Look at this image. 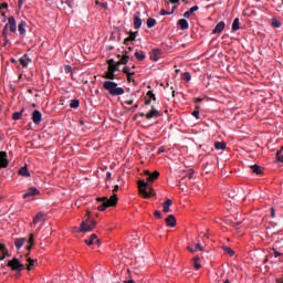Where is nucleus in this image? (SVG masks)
Here are the masks:
<instances>
[{
    "label": "nucleus",
    "instance_id": "49",
    "mask_svg": "<svg viewBox=\"0 0 283 283\" xmlns=\"http://www.w3.org/2000/svg\"><path fill=\"white\" fill-rule=\"evenodd\" d=\"M186 178H189V180H191V178H193V170H189L186 175Z\"/></svg>",
    "mask_w": 283,
    "mask_h": 283
},
{
    "label": "nucleus",
    "instance_id": "43",
    "mask_svg": "<svg viewBox=\"0 0 283 283\" xmlns=\"http://www.w3.org/2000/svg\"><path fill=\"white\" fill-rule=\"evenodd\" d=\"M182 78L184 81H187L189 83V81H191V74H189V72H186L182 74Z\"/></svg>",
    "mask_w": 283,
    "mask_h": 283
},
{
    "label": "nucleus",
    "instance_id": "34",
    "mask_svg": "<svg viewBox=\"0 0 283 283\" xmlns=\"http://www.w3.org/2000/svg\"><path fill=\"white\" fill-rule=\"evenodd\" d=\"M223 251H224V253H227L231 258H233V255H235V251H233V249H231V248H229L227 245L223 247Z\"/></svg>",
    "mask_w": 283,
    "mask_h": 283
},
{
    "label": "nucleus",
    "instance_id": "11",
    "mask_svg": "<svg viewBox=\"0 0 283 283\" xmlns=\"http://www.w3.org/2000/svg\"><path fill=\"white\" fill-rule=\"evenodd\" d=\"M7 25L10 32H17V20L14 17H9Z\"/></svg>",
    "mask_w": 283,
    "mask_h": 283
},
{
    "label": "nucleus",
    "instance_id": "35",
    "mask_svg": "<svg viewBox=\"0 0 283 283\" xmlns=\"http://www.w3.org/2000/svg\"><path fill=\"white\" fill-rule=\"evenodd\" d=\"M123 72H124V74H125L126 76H134V74H136V72H132V67H129V66H125V67L123 69Z\"/></svg>",
    "mask_w": 283,
    "mask_h": 283
},
{
    "label": "nucleus",
    "instance_id": "22",
    "mask_svg": "<svg viewBox=\"0 0 283 283\" xmlns=\"http://www.w3.org/2000/svg\"><path fill=\"white\" fill-rule=\"evenodd\" d=\"M178 25L181 28V30H189V22L187 19H180L178 21Z\"/></svg>",
    "mask_w": 283,
    "mask_h": 283
},
{
    "label": "nucleus",
    "instance_id": "8",
    "mask_svg": "<svg viewBox=\"0 0 283 283\" xmlns=\"http://www.w3.org/2000/svg\"><path fill=\"white\" fill-rule=\"evenodd\" d=\"M41 192L35 187H30L27 192L23 195L24 200L28 198H32L34 196H39Z\"/></svg>",
    "mask_w": 283,
    "mask_h": 283
},
{
    "label": "nucleus",
    "instance_id": "59",
    "mask_svg": "<svg viewBox=\"0 0 283 283\" xmlns=\"http://www.w3.org/2000/svg\"><path fill=\"white\" fill-rule=\"evenodd\" d=\"M109 178H112V172H106V180H109Z\"/></svg>",
    "mask_w": 283,
    "mask_h": 283
},
{
    "label": "nucleus",
    "instance_id": "62",
    "mask_svg": "<svg viewBox=\"0 0 283 283\" xmlns=\"http://www.w3.org/2000/svg\"><path fill=\"white\" fill-rule=\"evenodd\" d=\"M127 81L128 83H132V81H134V78H132V75H127Z\"/></svg>",
    "mask_w": 283,
    "mask_h": 283
},
{
    "label": "nucleus",
    "instance_id": "26",
    "mask_svg": "<svg viewBox=\"0 0 283 283\" xmlns=\"http://www.w3.org/2000/svg\"><path fill=\"white\" fill-rule=\"evenodd\" d=\"M23 244H25V238L15 239L14 245L18 250L21 249Z\"/></svg>",
    "mask_w": 283,
    "mask_h": 283
},
{
    "label": "nucleus",
    "instance_id": "14",
    "mask_svg": "<svg viewBox=\"0 0 283 283\" xmlns=\"http://www.w3.org/2000/svg\"><path fill=\"white\" fill-rule=\"evenodd\" d=\"M165 222L167 224V227H176V217L174 214H169L166 219Z\"/></svg>",
    "mask_w": 283,
    "mask_h": 283
},
{
    "label": "nucleus",
    "instance_id": "47",
    "mask_svg": "<svg viewBox=\"0 0 283 283\" xmlns=\"http://www.w3.org/2000/svg\"><path fill=\"white\" fill-rule=\"evenodd\" d=\"M171 205H174V201H171V199H166V201L164 202V206L166 207H171Z\"/></svg>",
    "mask_w": 283,
    "mask_h": 283
},
{
    "label": "nucleus",
    "instance_id": "41",
    "mask_svg": "<svg viewBox=\"0 0 283 283\" xmlns=\"http://www.w3.org/2000/svg\"><path fill=\"white\" fill-rule=\"evenodd\" d=\"M190 251H191V253H196V251H202V244H200V243H197L196 245H195V249H191V248H188Z\"/></svg>",
    "mask_w": 283,
    "mask_h": 283
},
{
    "label": "nucleus",
    "instance_id": "10",
    "mask_svg": "<svg viewBox=\"0 0 283 283\" xmlns=\"http://www.w3.org/2000/svg\"><path fill=\"white\" fill-rule=\"evenodd\" d=\"M224 28H227V24L224 23V21H220L212 30V34H222Z\"/></svg>",
    "mask_w": 283,
    "mask_h": 283
},
{
    "label": "nucleus",
    "instance_id": "40",
    "mask_svg": "<svg viewBox=\"0 0 283 283\" xmlns=\"http://www.w3.org/2000/svg\"><path fill=\"white\" fill-rule=\"evenodd\" d=\"M135 57L137 59V61H145V53L136 51Z\"/></svg>",
    "mask_w": 283,
    "mask_h": 283
},
{
    "label": "nucleus",
    "instance_id": "13",
    "mask_svg": "<svg viewBox=\"0 0 283 283\" xmlns=\"http://www.w3.org/2000/svg\"><path fill=\"white\" fill-rule=\"evenodd\" d=\"M142 25H143V20L140 19V12H137L134 15V28L135 30H139Z\"/></svg>",
    "mask_w": 283,
    "mask_h": 283
},
{
    "label": "nucleus",
    "instance_id": "27",
    "mask_svg": "<svg viewBox=\"0 0 283 283\" xmlns=\"http://www.w3.org/2000/svg\"><path fill=\"white\" fill-rule=\"evenodd\" d=\"M20 176H24V178H30V171L28 170V167H22L19 170Z\"/></svg>",
    "mask_w": 283,
    "mask_h": 283
},
{
    "label": "nucleus",
    "instance_id": "1",
    "mask_svg": "<svg viewBox=\"0 0 283 283\" xmlns=\"http://www.w3.org/2000/svg\"><path fill=\"white\" fill-rule=\"evenodd\" d=\"M160 177V172L158 170H155L153 174L149 175V177L145 180L138 181V191L144 198H151V196L155 195L154 189L149 187V182H154L155 180H158Z\"/></svg>",
    "mask_w": 283,
    "mask_h": 283
},
{
    "label": "nucleus",
    "instance_id": "55",
    "mask_svg": "<svg viewBox=\"0 0 283 283\" xmlns=\"http://www.w3.org/2000/svg\"><path fill=\"white\" fill-rule=\"evenodd\" d=\"M2 255H4V258H10V253H8V249L4 252H2Z\"/></svg>",
    "mask_w": 283,
    "mask_h": 283
},
{
    "label": "nucleus",
    "instance_id": "21",
    "mask_svg": "<svg viewBox=\"0 0 283 283\" xmlns=\"http://www.w3.org/2000/svg\"><path fill=\"white\" fill-rule=\"evenodd\" d=\"M27 25H28V23H25V21L20 22V24L18 25V30H19L21 36H25Z\"/></svg>",
    "mask_w": 283,
    "mask_h": 283
},
{
    "label": "nucleus",
    "instance_id": "5",
    "mask_svg": "<svg viewBox=\"0 0 283 283\" xmlns=\"http://www.w3.org/2000/svg\"><path fill=\"white\" fill-rule=\"evenodd\" d=\"M7 266H9V269H11V271H18L21 272L25 269V265L22 264L21 262H19V259L13 258L12 260H10L7 263Z\"/></svg>",
    "mask_w": 283,
    "mask_h": 283
},
{
    "label": "nucleus",
    "instance_id": "36",
    "mask_svg": "<svg viewBox=\"0 0 283 283\" xmlns=\"http://www.w3.org/2000/svg\"><path fill=\"white\" fill-rule=\"evenodd\" d=\"M198 262H200V258L195 256L193 258V268L196 269V271H200L201 266Z\"/></svg>",
    "mask_w": 283,
    "mask_h": 283
},
{
    "label": "nucleus",
    "instance_id": "33",
    "mask_svg": "<svg viewBox=\"0 0 283 283\" xmlns=\"http://www.w3.org/2000/svg\"><path fill=\"white\" fill-rule=\"evenodd\" d=\"M23 112H25V109L22 108L21 112L13 113L12 115L13 120H20L21 116H23Z\"/></svg>",
    "mask_w": 283,
    "mask_h": 283
},
{
    "label": "nucleus",
    "instance_id": "58",
    "mask_svg": "<svg viewBox=\"0 0 283 283\" xmlns=\"http://www.w3.org/2000/svg\"><path fill=\"white\" fill-rule=\"evenodd\" d=\"M65 72L66 73L72 72V66H65Z\"/></svg>",
    "mask_w": 283,
    "mask_h": 283
},
{
    "label": "nucleus",
    "instance_id": "31",
    "mask_svg": "<svg viewBox=\"0 0 283 283\" xmlns=\"http://www.w3.org/2000/svg\"><path fill=\"white\" fill-rule=\"evenodd\" d=\"M271 25L273 28H282V22L280 20H277V18H272Z\"/></svg>",
    "mask_w": 283,
    "mask_h": 283
},
{
    "label": "nucleus",
    "instance_id": "44",
    "mask_svg": "<svg viewBox=\"0 0 283 283\" xmlns=\"http://www.w3.org/2000/svg\"><path fill=\"white\" fill-rule=\"evenodd\" d=\"M147 96H148V98H149L150 101H156V94H154V92L148 91V92H147Z\"/></svg>",
    "mask_w": 283,
    "mask_h": 283
},
{
    "label": "nucleus",
    "instance_id": "28",
    "mask_svg": "<svg viewBox=\"0 0 283 283\" xmlns=\"http://www.w3.org/2000/svg\"><path fill=\"white\" fill-rule=\"evenodd\" d=\"M80 105H81V101L78 99H71L70 102L71 109H78Z\"/></svg>",
    "mask_w": 283,
    "mask_h": 283
},
{
    "label": "nucleus",
    "instance_id": "63",
    "mask_svg": "<svg viewBox=\"0 0 283 283\" xmlns=\"http://www.w3.org/2000/svg\"><path fill=\"white\" fill-rule=\"evenodd\" d=\"M124 283H135L134 280L124 281Z\"/></svg>",
    "mask_w": 283,
    "mask_h": 283
},
{
    "label": "nucleus",
    "instance_id": "61",
    "mask_svg": "<svg viewBox=\"0 0 283 283\" xmlns=\"http://www.w3.org/2000/svg\"><path fill=\"white\" fill-rule=\"evenodd\" d=\"M145 105H151V99L150 98L146 99Z\"/></svg>",
    "mask_w": 283,
    "mask_h": 283
},
{
    "label": "nucleus",
    "instance_id": "15",
    "mask_svg": "<svg viewBox=\"0 0 283 283\" xmlns=\"http://www.w3.org/2000/svg\"><path fill=\"white\" fill-rule=\"evenodd\" d=\"M160 54H163V51L160 49L153 50V52L150 53L151 61H158V59H160Z\"/></svg>",
    "mask_w": 283,
    "mask_h": 283
},
{
    "label": "nucleus",
    "instance_id": "37",
    "mask_svg": "<svg viewBox=\"0 0 283 283\" xmlns=\"http://www.w3.org/2000/svg\"><path fill=\"white\" fill-rule=\"evenodd\" d=\"M119 66H120V64H118V62H116V64H113V65L108 66V70L111 72H113L114 74H116V72L119 71V69H118Z\"/></svg>",
    "mask_w": 283,
    "mask_h": 283
},
{
    "label": "nucleus",
    "instance_id": "52",
    "mask_svg": "<svg viewBox=\"0 0 283 283\" xmlns=\"http://www.w3.org/2000/svg\"><path fill=\"white\" fill-rule=\"evenodd\" d=\"M7 250L6 244L0 243V253L4 252Z\"/></svg>",
    "mask_w": 283,
    "mask_h": 283
},
{
    "label": "nucleus",
    "instance_id": "7",
    "mask_svg": "<svg viewBox=\"0 0 283 283\" xmlns=\"http://www.w3.org/2000/svg\"><path fill=\"white\" fill-rule=\"evenodd\" d=\"M10 165V160H8V153L0 151V169H6Z\"/></svg>",
    "mask_w": 283,
    "mask_h": 283
},
{
    "label": "nucleus",
    "instance_id": "12",
    "mask_svg": "<svg viewBox=\"0 0 283 283\" xmlns=\"http://www.w3.org/2000/svg\"><path fill=\"white\" fill-rule=\"evenodd\" d=\"M101 242V240H98V235L96 234H91L90 239L85 240V244H87V247H92V244H98Z\"/></svg>",
    "mask_w": 283,
    "mask_h": 283
},
{
    "label": "nucleus",
    "instance_id": "64",
    "mask_svg": "<svg viewBox=\"0 0 283 283\" xmlns=\"http://www.w3.org/2000/svg\"><path fill=\"white\" fill-rule=\"evenodd\" d=\"M276 283H283V279H277Z\"/></svg>",
    "mask_w": 283,
    "mask_h": 283
},
{
    "label": "nucleus",
    "instance_id": "46",
    "mask_svg": "<svg viewBox=\"0 0 283 283\" xmlns=\"http://www.w3.org/2000/svg\"><path fill=\"white\" fill-rule=\"evenodd\" d=\"M276 158H277L279 163H283V154H282V150H279V151L276 153Z\"/></svg>",
    "mask_w": 283,
    "mask_h": 283
},
{
    "label": "nucleus",
    "instance_id": "16",
    "mask_svg": "<svg viewBox=\"0 0 283 283\" xmlns=\"http://www.w3.org/2000/svg\"><path fill=\"white\" fill-rule=\"evenodd\" d=\"M103 78H106L107 81H114V78H116V74L109 69H107V71L103 75Z\"/></svg>",
    "mask_w": 283,
    "mask_h": 283
},
{
    "label": "nucleus",
    "instance_id": "25",
    "mask_svg": "<svg viewBox=\"0 0 283 283\" xmlns=\"http://www.w3.org/2000/svg\"><path fill=\"white\" fill-rule=\"evenodd\" d=\"M29 245L27 247V251H32V247H34V234L29 235L28 240Z\"/></svg>",
    "mask_w": 283,
    "mask_h": 283
},
{
    "label": "nucleus",
    "instance_id": "2",
    "mask_svg": "<svg viewBox=\"0 0 283 283\" xmlns=\"http://www.w3.org/2000/svg\"><path fill=\"white\" fill-rule=\"evenodd\" d=\"M116 191H118V185L114 187L113 196L111 198H97V202H102L97 208L98 211H105V209H109V207H116V205H118V196H116Z\"/></svg>",
    "mask_w": 283,
    "mask_h": 283
},
{
    "label": "nucleus",
    "instance_id": "51",
    "mask_svg": "<svg viewBox=\"0 0 283 283\" xmlns=\"http://www.w3.org/2000/svg\"><path fill=\"white\" fill-rule=\"evenodd\" d=\"M154 216H155V218H163V214L160 213V211H158V210H156L155 212H154Z\"/></svg>",
    "mask_w": 283,
    "mask_h": 283
},
{
    "label": "nucleus",
    "instance_id": "4",
    "mask_svg": "<svg viewBox=\"0 0 283 283\" xmlns=\"http://www.w3.org/2000/svg\"><path fill=\"white\" fill-rule=\"evenodd\" d=\"M96 229V221L94 219H85L82 221L80 229L77 230L78 233H87L90 231H94Z\"/></svg>",
    "mask_w": 283,
    "mask_h": 283
},
{
    "label": "nucleus",
    "instance_id": "18",
    "mask_svg": "<svg viewBox=\"0 0 283 283\" xmlns=\"http://www.w3.org/2000/svg\"><path fill=\"white\" fill-rule=\"evenodd\" d=\"M198 10H199L198 6L191 7L188 11L184 13L185 19H189V17H191L193 12H198Z\"/></svg>",
    "mask_w": 283,
    "mask_h": 283
},
{
    "label": "nucleus",
    "instance_id": "23",
    "mask_svg": "<svg viewBox=\"0 0 283 283\" xmlns=\"http://www.w3.org/2000/svg\"><path fill=\"white\" fill-rule=\"evenodd\" d=\"M250 168L252 174H256V176L262 175V167H260L259 165H253Z\"/></svg>",
    "mask_w": 283,
    "mask_h": 283
},
{
    "label": "nucleus",
    "instance_id": "20",
    "mask_svg": "<svg viewBox=\"0 0 283 283\" xmlns=\"http://www.w3.org/2000/svg\"><path fill=\"white\" fill-rule=\"evenodd\" d=\"M44 216L45 214L43 212H38L36 216L33 218V223L31 224V227H35V224H39Z\"/></svg>",
    "mask_w": 283,
    "mask_h": 283
},
{
    "label": "nucleus",
    "instance_id": "50",
    "mask_svg": "<svg viewBox=\"0 0 283 283\" xmlns=\"http://www.w3.org/2000/svg\"><path fill=\"white\" fill-rule=\"evenodd\" d=\"M107 65L108 67H112V65H116V62L114 61V59H111L107 61Z\"/></svg>",
    "mask_w": 283,
    "mask_h": 283
},
{
    "label": "nucleus",
    "instance_id": "9",
    "mask_svg": "<svg viewBox=\"0 0 283 283\" xmlns=\"http://www.w3.org/2000/svg\"><path fill=\"white\" fill-rule=\"evenodd\" d=\"M34 125H40L41 120L43 119V114H41L40 111H33L32 116H31Z\"/></svg>",
    "mask_w": 283,
    "mask_h": 283
},
{
    "label": "nucleus",
    "instance_id": "6",
    "mask_svg": "<svg viewBox=\"0 0 283 283\" xmlns=\"http://www.w3.org/2000/svg\"><path fill=\"white\" fill-rule=\"evenodd\" d=\"M139 116L142 118H147V120H151V118H159L160 112H158V109H156V107L150 106V112H148L147 114L140 113Z\"/></svg>",
    "mask_w": 283,
    "mask_h": 283
},
{
    "label": "nucleus",
    "instance_id": "29",
    "mask_svg": "<svg viewBox=\"0 0 283 283\" xmlns=\"http://www.w3.org/2000/svg\"><path fill=\"white\" fill-rule=\"evenodd\" d=\"M30 61H32V60H30V57H28L27 54H24V55L20 59V63H21V65H23L24 67H28V63H30Z\"/></svg>",
    "mask_w": 283,
    "mask_h": 283
},
{
    "label": "nucleus",
    "instance_id": "32",
    "mask_svg": "<svg viewBox=\"0 0 283 283\" xmlns=\"http://www.w3.org/2000/svg\"><path fill=\"white\" fill-rule=\"evenodd\" d=\"M136 34H138V31L130 32L129 36L124 40V43H127V41H136Z\"/></svg>",
    "mask_w": 283,
    "mask_h": 283
},
{
    "label": "nucleus",
    "instance_id": "48",
    "mask_svg": "<svg viewBox=\"0 0 283 283\" xmlns=\"http://www.w3.org/2000/svg\"><path fill=\"white\" fill-rule=\"evenodd\" d=\"M240 224H242V221L232 222V226L234 227V229H240Z\"/></svg>",
    "mask_w": 283,
    "mask_h": 283
},
{
    "label": "nucleus",
    "instance_id": "19",
    "mask_svg": "<svg viewBox=\"0 0 283 283\" xmlns=\"http://www.w3.org/2000/svg\"><path fill=\"white\" fill-rule=\"evenodd\" d=\"M117 57L119 59V61L117 62V65H127V63H129V55H117Z\"/></svg>",
    "mask_w": 283,
    "mask_h": 283
},
{
    "label": "nucleus",
    "instance_id": "57",
    "mask_svg": "<svg viewBox=\"0 0 283 283\" xmlns=\"http://www.w3.org/2000/svg\"><path fill=\"white\" fill-rule=\"evenodd\" d=\"M125 103L126 105H134V99L126 101Z\"/></svg>",
    "mask_w": 283,
    "mask_h": 283
},
{
    "label": "nucleus",
    "instance_id": "30",
    "mask_svg": "<svg viewBox=\"0 0 283 283\" xmlns=\"http://www.w3.org/2000/svg\"><path fill=\"white\" fill-rule=\"evenodd\" d=\"M232 30H233V32H238V30H240V19L239 18H235L233 20Z\"/></svg>",
    "mask_w": 283,
    "mask_h": 283
},
{
    "label": "nucleus",
    "instance_id": "45",
    "mask_svg": "<svg viewBox=\"0 0 283 283\" xmlns=\"http://www.w3.org/2000/svg\"><path fill=\"white\" fill-rule=\"evenodd\" d=\"M8 32H9V29H8V24L4 25L3 30H2V36L4 39H8Z\"/></svg>",
    "mask_w": 283,
    "mask_h": 283
},
{
    "label": "nucleus",
    "instance_id": "54",
    "mask_svg": "<svg viewBox=\"0 0 283 283\" xmlns=\"http://www.w3.org/2000/svg\"><path fill=\"white\" fill-rule=\"evenodd\" d=\"M169 211H171V210L169 209V206H165V205H164V213H169Z\"/></svg>",
    "mask_w": 283,
    "mask_h": 283
},
{
    "label": "nucleus",
    "instance_id": "56",
    "mask_svg": "<svg viewBox=\"0 0 283 283\" xmlns=\"http://www.w3.org/2000/svg\"><path fill=\"white\" fill-rule=\"evenodd\" d=\"M193 103H202V98L197 97V98H195Z\"/></svg>",
    "mask_w": 283,
    "mask_h": 283
},
{
    "label": "nucleus",
    "instance_id": "42",
    "mask_svg": "<svg viewBox=\"0 0 283 283\" xmlns=\"http://www.w3.org/2000/svg\"><path fill=\"white\" fill-rule=\"evenodd\" d=\"M192 116H195V118H200V106H196L195 111L192 112Z\"/></svg>",
    "mask_w": 283,
    "mask_h": 283
},
{
    "label": "nucleus",
    "instance_id": "17",
    "mask_svg": "<svg viewBox=\"0 0 283 283\" xmlns=\"http://www.w3.org/2000/svg\"><path fill=\"white\" fill-rule=\"evenodd\" d=\"M25 258H27V262H29V264L27 265V270H28V271H32V266H34L36 260L31 259V258H30V253H27V254H25Z\"/></svg>",
    "mask_w": 283,
    "mask_h": 283
},
{
    "label": "nucleus",
    "instance_id": "3",
    "mask_svg": "<svg viewBox=\"0 0 283 283\" xmlns=\"http://www.w3.org/2000/svg\"><path fill=\"white\" fill-rule=\"evenodd\" d=\"M103 88L106 90L111 96H123V94H125V88L118 86V83L114 81H105Z\"/></svg>",
    "mask_w": 283,
    "mask_h": 283
},
{
    "label": "nucleus",
    "instance_id": "24",
    "mask_svg": "<svg viewBox=\"0 0 283 283\" xmlns=\"http://www.w3.org/2000/svg\"><path fill=\"white\" fill-rule=\"evenodd\" d=\"M214 149H218V150L227 149V143H224V142H216L214 143Z\"/></svg>",
    "mask_w": 283,
    "mask_h": 283
},
{
    "label": "nucleus",
    "instance_id": "39",
    "mask_svg": "<svg viewBox=\"0 0 283 283\" xmlns=\"http://www.w3.org/2000/svg\"><path fill=\"white\" fill-rule=\"evenodd\" d=\"M175 10H176V7H172V10H171L170 12H168V11L165 10V9H161V10H160V15H161V17H166V15H169V14H174Z\"/></svg>",
    "mask_w": 283,
    "mask_h": 283
},
{
    "label": "nucleus",
    "instance_id": "38",
    "mask_svg": "<svg viewBox=\"0 0 283 283\" xmlns=\"http://www.w3.org/2000/svg\"><path fill=\"white\" fill-rule=\"evenodd\" d=\"M156 25V19L154 18H148L147 19V28L151 29Z\"/></svg>",
    "mask_w": 283,
    "mask_h": 283
},
{
    "label": "nucleus",
    "instance_id": "53",
    "mask_svg": "<svg viewBox=\"0 0 283 283\" xmlns=\"http://www.w3.org/2000/svg\"><path fill=\"white\" fill-rule=\"evenodd\" d=\"M0 10H8V3H2L1 6H0Z\"/></svg>",
    "mask_w": 283,
    "mask_h": 283
},
{
    "label": "nucleus",
    "instance_id": "60",
    "mask_svg": "<svg viewBox=\"0 0 283 283\" xmlns=\"http://www.w3.org/2000/svg\"><path fill=\"white\" fill-rule=\"evenodd\" d=\"M271 216L272 218H275V209L271 208Z\"/></svg>",
    "mask_w": 283,
    "mask_h": 283
}]
</instances>
